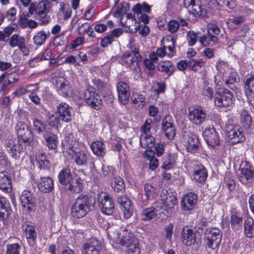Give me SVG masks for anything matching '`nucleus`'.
I'll list each match as a JSON object with an SVG mask.
<instances>
[{"label":"nucleus","mask_w":254,"mask_h":254,"mask_svg":"<svg viewBox=\"0 0 254 254\" xmlns=\"http://www.w3.org/2000/svg\"><path fill=\"white\" fill-rule=\"evenodd\" d=\"M115 242L127 248V254H140V248L138 240L126 228L121 227L116 232Z\"/></svg>","instance_id":"obj_1"},{"label":"nucleus","mask_w":254,"mask_h":254,"mask_svg":"<svg viewBox=\"0 0 254 254\" xmlns=\"http://www.w3.org/2000/svg\"><path fill=\"white\" fill-rule=\"evenodd\" d=\"M93 203L91 196L80 195L75 200L71 208V215L75 219L85 216L91 210Z\"/></svg>","instance_id":"obj_2"},{"label":"nucleus","mask_w":254,"mask_h":254,"mask_svg":"<svg viewBox=\"0 0 254 254\" xmlns=\"http://www.w3.org/2000/svg\"><path fill=\"white\" fill-rule=\"evenodd\" d=\"M204 235V243L206 247L212 250L218 247L222 236V232L220 229L215 228L206 229Z\"/></svg>","instance_id":"obj_3"},{"label":"nucleus","mask_w":254,"mask_h":254,"mask_svg":"<svg viewBox=\"0 0 254 254\" xmlns=\"http://www.w3.org/2000/svg\"><path fill=\"white\" fill-rule=\"evenodd\" d=\"M233 95L227 89H221L216 92L214 96L215 105L219 108H229L233 104Z\"/></svg>","instance_id":"obj_4"},{"label":"nucleus","mask_w":254,"mask_h":254,"mask_svg":"<svg viewBox=\"0 0 254 254\" xmlns=\"http://www.w3.org/2000/svg\"><path fill=\"white\" fill-rule=\"evenodd\" d=\"M53 84L57 93L61 96L67 98L72 92V87L70 82L62 76L54 78Z\"/></svg>","instance_id":"obj_5"},{"label":"nucleus","mask_w":254,"mask_h":254,"mask_svg":"<svg viewBox=\"0 0 254 254\" xmlns=\"http://www.w3.org/2000/svg\"><path fill=\"white\" fill-rule=\"evenodd\" d=\"M84 98L85 102L95 110H99L101 108L102 100L93 87L89 86L87 87L84 92Z\"/></svg>","instance_id":"obj_6"},{"label":"nucleus","mask_w":254,"mask_h":254,"mask_svg":"<svg viewBox=\"0 0 254 254\" xmlns=\"http://www.w3.org/2000/svg\"><path fill=\"white\" fill-rule=\"evenodd\" d=\"M21 205L24 210L31 213L36 209V198L35 194L28 190H24L20 195Z\"/></svg>","instance_id":"obj_7"},{"label":"nucleus","mask_w":254,"mask_h":254,"mask_svg":"<svg viewBox=\"0 0 254 254\" xmlns=\"http://www.w3.org/2000/svg\"><path fill=\"white\" fill-rule=\"evenodd\" d=\"M238 171L239 179L241 182L246 184L249 182H252L254 177V168L249 162H242Z\"/></svg>","instance_id":"obj_8"},{"label":"nucleus","mask_w":254,"mask_h":254,"mask_svg":"<svg viewBox=\"0 0 254 254\" xmlns=\"http://www.w3.org/2000/svg\"><path fill=\"white\" fill-rule=\"evenodd\" d=\"M189 117L190 121L193 124L200 126L205 120L206 112L200 106L191 107L189 109Z\"/></svg>","instance_id":"obj_9"},{"label":"nucleus","mask_w":254,"mask_h":254,"mask_svg":"<svg viewBox=\"0 0 254 254\" xmlns=\"http://www.w3.org/2000/svg\"><path fill=\"white\" fill-rule=\"evenodd\" d=\"M176 194V192L171 189L162 190L161 197L167 211H171L174 208L175 205L177 204Z\"/></svg>","instance_id":"obj_10"},{"label":"nucleus","mask_w":254,"mask_h":254,"mask_svg":"<svg viewBox=\"0 0 254 254\" xmlns=\"http://www.w3.org/2000/svg\"><path fill=\"white\" fill-rule=\"evenodd\" d=\"M17 140L22 143H28L32 139V131L29 126L25 123L18 122L16 126Z\"/></svg>","instance_id":"obj_11"},{"label":"nucleus","mask_w":254,"mask_h":254,"mask_svg":"<svg viewBox=\"0 0 254 254\" xmlns=\"http://www.w3.org/2000/svg\"><path fill=\"white\" fill-rule=\"evenodd\" d=\"M117 201L123 210L124 218H129L133 212V205L131 200L127 196L123 195L117 197Z\"/></svg>","instance_id":"obj_12"},{"label":"nucleus","mask_w":254,"mask_h":254,"mask_svg":"<svg viewBox=\"0 0 254 254\" xmlns=\"http://www.w3.org/2000/svg\"><path fill=\"white\" fill-rule=\"evenodd\" d=\"M67 154L73 158L75 163L79 166H87L90 161V154L83 151L70 150Z\"/></svg>","instance_id":"obj_13"},{"label":"nucleus","mask_w":254,"mask_h":254,"mask_svg":"<svg viewBox=\"0 0 254 254\" xmlns=\"http://www.w3.org/2000/svg\"><path fill=\"white\" fill-rule=\"evenodd\" d=\"M162 127L165 136L169 139H173L176 134V129L172 117L165 116L162 121Z\"/></svg>","instance_id":"obj_14"},{"label":"nucleus","mask_w":254,"mask_h":254,"mask_svg":"<svg viewBox=\"0 0 254 254\" xmlns=\"http://www.w3.org/2000/svg\"><path fill=\"white\" fill-rule=\"evenodd\" d=\"M227 136L229 142L232 144H236L243 142L245 137L242 129L239 126H233L227 130Z\"/></svg>","instance_id":"obj_15"},{"label":"nucleus","mask_w":254,"mask_h":254,"mask_svg":"<svg viewBox=\"0 0 254 254\" xmlns=\"http://www.w3.org/2000/svg\"><path fill=\"white\" fill-rule=\"evenodd\" d=\"M199 234L194 233L191 229L187 227L183 228L182 230V241L186 246H190L194 244L199 239Z\"/></svg>","instance_id":"obj_16"},{"label":"nucleus","mask_w":254,"mask_h":254,"mask_svg":"<svg viewBox=\"0 0 254 254\" xmlns=\"http://www.w3.org/2000/svg\"><path fill=\"white\" fill-rule=\"evenodd\" d=\"M99 206L101 212L106 215L111 214V199L109 195L105 192H101L98 195Z\"/></svg>","instance_id":"obj_17"},{"label":"nucleus","mask_w":254,"mask_h":254,"mask_svg":"<svg viewBox=\"0 0 254 254\" xmlns=\"http://www.w3.org/2000/svg\"><path fill=\"white\" fill-rule=\"evenodd\" d=\"M202 134L204 140L209 146L214 147L219 145V137L214 127L205 128Z\"/></svg>","instance_id":"obj_18"},{"label":"nucleus","mask_w":254,"mask_h":254,"mask_svg":"<svg viewBox=\"0 0 254 254\" xmlns=\"http://www.w3.org/2000/svg\"><path fill=\"white\" fill-rule=\"evenodd\" d=\"M50 4V2L47 0H42L36 5L32 4L29 7L30 14L33 15L35 13L37 15H42L48 13Z\"/></svg>","instance_id":"obj_19"},{"label":"nucleus","mask_w":254,"mask_h":254,"mask_svg":"<svg viewBox=\"0 0 254 254\" xmlns=\"http://www.w3.org/2000/svg\"><path fill=\"white\" fill-rule=\"evenodd\" d=\"M72 108L65 102H62L57 106V113L61 120L69 123L71 120Z\"/></svg>","instance_id":"obj_20"},{"label":"nucleus","mask_w":254,"mask_h":254,"mask_svg":"<svg viewBox=\"0 0 254 254\" xmlns=\"http://www.w3.org/2000/svg\"><path fill=\"white\" fill-rule=\"evenodd\" d=\"M11 208L7 198L0 195V222L5 224L11 214Z\"/></svg>","instance_id":"obj_21"},{"label":"nucleus","mask_w":254,"mask_h":254,"mask_svg":"<svg viewBox=\"0 0 254 254\" xmlns=\"http://www.w3.org/2000/svg\"><path fill=\"white\" fill-rule=\"evenodd\" d=\"M23 231L27 242L30 247H34L36 243L37 233L35 227L31 225L23 226Z\"/></svg>","instance_id":"obj_22"},{"label":"nucleus","mask_w":254,"mask_h":254,"mask_svg":"<svg viewBox=\"0 0 254 254\" xmlns=\"http://www.w3.org/2000/svg\"><path fill=\"white\" fill-rule=\"evenodd\" d=\"M117 90L120 102L123 105L127 104L129 96L128 86L127 83L122 81L118 82L117 85Z\"/></svg>","instance_id":"obj_23"},{"label":"nucleus","mask_w":254,"mask_h":254,"mask_svg":"<svg viewBox=\"0 0 254 254\" xmlns=\"http://www.w3.org/2000/svg\"><path fill=\"white\" fill-rule=\"evenodd\" d=\"M38 167L41 170H49L51 162L49 157L43 150H39L35 155Z\"/></svg>","instance_id":"obj_24"},{"label":"nucleus","mask_w":254,"mask_h":254,"mask_svg":"<svg viewBox=\"0 0 254 254\" xmlns=\"http://www.w3.org/2000/svg\"><path fill=\"white\" fill-rule=\"evenodd\" d=\"M66 190L72 193H79L83 190L82 180L78 176L73 178L65 186Z\"/></svg>","instance_id":"obj_25"},{"label":"nucleus","mask_w":254,"mask_h":254,"mask_svg":"<svg viewBox=\"0 0 254 254\" xmlns=\"http://www.w3.org/2000/svg\"><path fill=\"white\" fill-rule=\"evenodd\" d=\"M38 187L40 191L44 193H48L54 189V182L49 177H42L38 181Z\"/></svg>","instance_id":"obj_26"},{"label":"nucleus","mask_w":254,"mask_h":254,"mask_svg":"<svg viewBox=\"0 0 254 254\" xmlns=\"http://www.w3.org/2000/svg\"><path fill=\"white\" fill-rule=\"evenodd\" d=\"M12 180L7 172H0V189L3 192H9L12 190Z\"/></svg>","instance_id":"obj_27"},{"label":"nucleus","mask_w":254,"mask_h":254,"mask_svg":"<svg viewBox=\"0 0 254 254\" xmlns=\"http://www.w3.org/2000/svg\"><path fill=\"white\" fill-rule=\"evenodd\" d=\"M196 201V195L190 192L183 198L181 203L182 208L184 210H190L193 208Z\"/></svg>","instance_id":"obj_28"},{"label":"nucleus","mask_w":254,"mask_h":254,"mask_svg":"<svg viewBox=\"0 0 254 254\" xmlns=\"http://www.w3.org/2000/svg\"><path fill=\"white\" fill-rule=\"evenodd\" d=\"M200 145L198 137L196 134L190 133L187 138L186 149L188 152L195 153Z\"/></svg>","instance_id":"obj_29"},{"label":"nucleus","mask_w":254,"mask_h":254,"mask_svg":"<svg viewBox=\"0 0 254 254\" xmlns=\"http://www.w3.org/2000/svg\"><path fill=\"white\" fill-rule=\"evenodd\" d=\"M72 133L66 134L62 141L63 151L64 153L68 154L69 150H74V148L77 144V140L73 139Z\"/></svg>","instance_id":"obj_30"},{"label":"nucleus","mask_w":254,"mask_h":254,"mask_svg":"<svg viewBox=\"0 0 254 254\" xmlns=\"http://www.w3.org/2000/svg\"><path fill=\"white\" fill-rule=\"evenodd\" d=\"M230 221L232 229L235 231L242 229L243 219V215L241 213L237 211L233 212L231 216Z\"/></svg>","instance_id":"obj_31"},{"label":"nucleus","mask_w":254,"mask_h":254,"mask_svg":"<svg viewBox=\"0 0 254 254\" xmlns=\"http://www.w3.org/2000/svg\"><path fill=\"white\" fill-rule=\"evenodd\" d=\"M101 247L98 241L94 240L90 243L84 245L82 254H99Z\"/></svg>","instance_id":"obj_32"},{"label":"nucleus","mask_w":254,"mask_h":254,"mask_svg":"<svg viewBox=\"0 0 254 254\" xmlns=\"http://www.w3.org/2000/svg\"><path fill=\"white\" fill-rule=\"evenodd\" d=\"M194 178L198 183L205 182L207 177V172L204 167L201 165H197L193 170Z\"/></svg>","instance_id":"obj_33"},{"label":"nucleus","mask_w":254,"mask_h":254,"mask_svg":"<svg viewBox=\"0 0 254 254\" xmlns=\"http://www.w3.org/2000/svg\"><path fill=\"white\" fill-rule=\"evenodd\" d=\"M58 177L59 182L65 187L70 183V181L73 178L69 168H64L62 169L59 172Z\"/></svg>","instance_id":"obj_34"},{"label":"nucleus","mask_w":254,"mask_h":254,"mask_svg":"<svg viewBox=\"0 0 254 254\" xmlns=\"http://www.w3.org/2000/svg\"><path fill=\"white\" fill-rule=\"evenodd\" d=\"M157 69L159 71L165 73L168 77L171 76L176 70L175 66L168 61L160 63L157 65Z\"/></svg>","instance_id":"obj_35"},{"label":"nucleus","mask_w":254,"mask_h":254,"mask_svg":"<svg viewBox=\"0 0 254 254\" xmlns=\"http://www.w3.org/2000/svg\"><path fill=\"white\" fill-rule=\"evenodd\" d=\"M246 94L249 97H254V75H248L244 79Z\"/></svg>","instance_id":"obj_36"},{"label":"nucleus","mask_w":254,"mask_h":254,"mask_svg":"<svg viewBox=\"0 0 254 254\" xmlns=\"http://www.w3.org/2000/svg\"><path fill=\"white\" fill-rule=\"evenodd\" d=\"M20 141L15 140L13 141V144L10 147L11 156L15 159H18L21 153L23 151L25 148V145Z\"/></svg>","instance_id":"obj_37"},{"label":"nucleus","mask_w":254,"mask_h":254,"mask_svg":"<svg viewBox=\"0 0 254 254\" xmlns=\"http://www.w3.org/2000/svg\"><path fill=\"white\" fill-rule=\"evenodd\" d=\"M46 145L49 149H56L58 147V137L52 132H47L43 135Z\"/></svg>","instance_id":"obj_38"},{"label":"nucleus","mask_w":254,"mask_h":254,"mask_svg":"<svg viewBox=\"0 0 254 254\" xmlns=\"http://www.w3.org/2000/svg\"><path fill=\"white\" fill-rule=\"evenodd\" d=\"M240 123L242 126L245 128H249L252 125V118L248 111L245 109H242L240 111Z\"/></svg>","instance_id":"obj_39"},{"label":"nucleus","mask_w":254,"mask_h":254,"mask_svg":"<svg viewBox=\"0 0 254 254\" xmlns=\"http://www.w3.org/2000/svg\"><path fill=\"white\" fill-rule=\"evenodd\" d=\"M176 158L177 157L174 154H169L164 156L162 159L161 168L166 170H168L173 168Z\"/></svg>","instance_id":"obj_40"},{"label":"nucleus","mask_w":254,"mask_h":254,"mask_svg":"<svg viewBox=\"0 0 254 254\" xmlns=\"http://www.w3.org/2000/svg\"><path fill=\"white\" fill-rule=\"evenodd\" d=\"M131 102L135 109L140 110L145 104V98L141 94H133L131 97Z\"/></svg>","instance_id":"obj_41"},{"label":"nucleus","mask_w":254,"mask_h":254,"mask_svg":"<svg viewBox=\"0 0 254 254\" xmlns=\"http://www.w3.org/2000/svg\"><path fill=\"white\" fill-rule=\"evenodd\" d=\"M155 139L151 135L143 133L140 137V144L144 148H152L155 145Z\"/></svg>","instance_id":"obj_42"},{"label":"nucleus","mask_w":254,"mask_h":254,"mask_svg":"<svg viewBox=\"0 0 254 254\" xmlns=\"http://www.w3.org/2000/svg\"><path fill=\"white\" fill-rule=\"evenodd\" d=\"M33 129L36 133L39 134H44L48 132V125L43 121L37 120H33Z\"/></svg>","instance_id":"obj_43"},{"label":"nucleus","mask_w":254,"mask_h":254,"mask_svg":"<svg viewBox=\"0 0 254 254\" xmlns=\"http://www.w3.org/2000/svg\"><path fill=\"white\" fill-rule=\"evenodd\" d=\"M90 148L93 153L98 156H102L105 154V146L102 141H95L93 142L90 145Z\"/></svg>","instance_id":"obj_44"},{"label":"nucleus","mask_w":254,"mask_h":254,"mask_svg":"<svg viewBox=\"0 0 254 254\" xmlns=\"http://www.w3.org/2000/svg\"><path fill=\"white\" fill-rule=\"evenodd\" d=\"M245 234L247 237H254V221L251 218H248L244 223Z\"/></svg>","instance_id":"obj_45"},{"label":"nucleus","mask_w":254,"mask_h":254,"mask_svg":"<svg viewBox=\"0 0 254 254\" xmlns=\"http://www.w3.org/2000/svg\"><path fill=\"white\" fill-rule=\"evenodd\" d=\"M48 35L43 30L37 32L33 38L34 44L38 46L43 45L48 37Z\"/></svg>","instance_id":"obj_46"},{"label":"nucleus","mask_w":254,"mask_h":254,"mask_svg":"<svg viewBox=\"0 0 254 254\" xmlns=\"http://www.w3.org/2000/svg\"><path fill=\"white\" fill-rule=\"evenodd\" d=\"M8 41L9 45L11 47H18L23 42H25V39L24 37L18 34H14L9 39Z\"/></svg>","instance_id":"obj_47"},{"label":"nucleus","mask_w":254,"mask_h":254,"mask_svg":"<svg viewBox=\"0 0 254 254\" xmlns=\"http://www.w3.org/2000/svg\"><path fill=\"white\" fill-rule=\"evenodd\" d=\"M157 214H155V212L153 211V209H152V208L150 207L144 209L142 211L140 214V217L141 220L145 221H147L152 219Z\"/></svg>","instance_id":"obj_48"},{"label":"nucleus","mask_w":254,"mask_h":254,"mask_svg":"<svg viewBox=\"0 0 254 254\" xmlns=\"http://www.w3.org/2000/svg\"><path fill=\"white\" fill-rule=\"evenodd\" d=\"M205 62L202 59H190L189 60V67L193 70H198L205 65Z\"/></svg>","instance_id":"obj_49"},{"label":"nucleus","mask_w":254,"mask_h":254,"mask_svg":"<svg viewBox=\"0 0 254 254\" xmlns=\"http://www.w3.org/2000/svg\"><path fill=\"white\" fill-rule=\"evenodd\" d=\"M61 119L60 117L55 113H49L47 117L48 125L53 127H58L60 124Z\"/></svg>","instance_id":"obj_50"},{"label":"nucleus","mask_w":254,"mask_h":254,"mask_svg":"<svg viewBox=\"0 0 254 254\" xmlns=\"http://www.w3.org/2000/svg\"><path fill=\"white\" fill-rule=\"evenodd\" d=\"M114 179V186L112 183V188H114V190L118 193H123L125 190V187L123 179L121 177L115 178Z\"/></svg>","instance_id":"obj_51"},{"label":"nucleus","mask_w":254,"mask_h":254,"mask_svg":"<svg viewBox=\"0 0 254 254\" xmlns=\"http://www.w3.org/2000/svg\"><path fill=\"white\" fill-rule=\"evenodd\" d=\"M60 10L64 16V20L69 19L72 14V10L69 4L61 2L60 3Z\"/></svg>","instance_id":"obj_52"},{"label":"nucleus","mask_w":254,"mask_h":254,"mask_svg":"<svg viewBox=\"0 0 254 254\" xmlns=\"http://www.w3.org/2000/svg\"><path fill=\"white\" fill-rule=\"evenodd\" d=\"M134 57L132 54L126 52L122 57L121 63L127 67L131 66L135 63Z\"/></svg>","instance_id":"obj_53"},{"label":"nucleus","mask_w":254,"mask_h":254,"mask_svg":"<svg viewBox=\"0 0 254 254\" xmlns=\"http://www.w3.org/2000/svg\"><path fill=\"white\" fill-rule=\"evenodd\" d=\"M21 246L17 243L7 244L5 254H20Z\"/></svg>","instance_id":"obj_54"},{"label":"nucleus","mask_w":254,"mask_h":254,"mask_svg":"<svg viewBox=\"0 0 254 254\" xmlns=\"http://www.w3.org/2000/svg\"><path fill=\"white\" fill-rule=\"evenodd\" d=\"M189 12L190 14H192L194 15L201 16L202 17H205L207 14L206 10L198 5H193L192 9L189 10Z\"/></svg>","instance_id":"obj_55"},{"label":"nucleus","mask_w":254,"mask_h":254,"mask_svg":"<svg viewBox=\"0 0 254 254\" xmlns=\"http://www.w3.org/2000/svg\"><path fill=\"white\" fill-rule=\"evenodd\" d=\"M13 28L11 27H6L3 30H0V41L7 42L8 41V37L12 34Z\"/></svg>","instance_id":"obj_56"},{"label":"nucleus","mask_w":254,"mask_h":254,"mask_svg":"<svg viewBox=\"0 0 254 254\" xmlns=\"http://www.w3.org/2000/svg\"><path fill=\"white\" fill-rule=\"evenodd\" d=\"M144 195L147 199H150L153 197L155 189L149 184H145L144 186Z\"/></svg>","instance_id":"obj_57"},{"label":"nucleus","mask_w":254,"mask_h":254,"mask_svg":"<svg viewBox=\"0 0 254 254\" xmlns=\"http://www.w3.org/2000/svg\"><path fill=\"white\" fill-rule=\"evenodd\" d=\"M127 12V8L123 3H120L116 10L114 12L113 15L116 17H120L121 15H125Z\"/></svg>","instance_id":"obj_58"},{"label":"nucleus","mask_w":254,"mask_h":254,"mask_svg":"<svg viewBox=\"0 0 254 254\" xmlns=\"http://www.w3.org/2000/svg\"><path fill=\"white\" fill-rule=\"evenodd\" d=\"M168 30L171 33H176L179 28V24L176 20H171L169 21L167 24Z\"/></svg>","instance_id":"obj_59"},{"label":"nucleus","mask_w":254,"mask_h":254,"mask_svg":"<svg viewBox=\"0 0 254 254\" xmlns=\"http://www.w3.org/2000/svg\"><path fill=\"white\" fill-rule=\"evenodd\" d=\"M236 74H231L229 75L228 78L226 79L224 81L225 84L231 89H234L235 88V84L237 82L236 81Z\"/></svg>","instance_id":"obj_60"},{"label":"nucleus","mask_w":254,"mask_h":254,"mask_svg":"<svg viewBox=\"0 0 254 254\" xmlns=\"http://www.w3.org/2000/svg\"><path fill=\"white\" fill-rule=\"evenodd\" d=\"M135 30L138 31L143 37L147 36L150 32L149 27L146 25V24L141 26L140 24H138V25L135 27Z\"/></svg>","instance_id":"obj_61"},{"label":"nucleus","mask_w":254,"mask_h":254,"mask_svg":"<svg viewBox=\"0 0 254 254\" xmlns=\"http://www.w3.org/2000/svg\"><path fill=\"white\" fill-rule=\"evenodd\" d=\"M188 44L190 46H193L196 43V34L193 31L190 30L187 32Z\"/></svg>","instance_id":"obj_62"},{"label":"nucleus","mask_w":254,"mask_h":254,"mask_svg":"<svg viewBox=\"0 0 254 254\" xmlns=\"http://www.w3.org/2000/svg\"><path fill=\"white\" fill-rule=\"evenodd\" d=\"M202 93L208 99H211L213 97L214 92L213 89L208 85H205L204 87Z\"/></svg>","instance_id":"obj_63"},{"label":"nucleus","mask_w":254,"mask_h":254,"mask_svg":"<svg viewBox=\"0 0 254 254\" xmlns=\"http://www.w3.org/2000/svg\"><path fill=\"white\" fill-rule=\"evenodd\" d=\"M19 79V75L16 72H13L10 74H7L6 79L8 81L9 83L11 84L17 82Z\"/></svg>","instance_id":"obj_64"}]
</instances>
